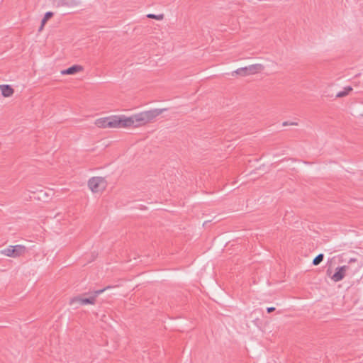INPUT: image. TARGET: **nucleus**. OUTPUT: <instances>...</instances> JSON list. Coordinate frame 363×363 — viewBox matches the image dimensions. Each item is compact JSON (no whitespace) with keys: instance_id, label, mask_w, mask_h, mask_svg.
I'll return each mask as SVG.
<instances>
[{"instance_id":"obj_1","label":"nucleus","mask_w":363,"mask_h":363,"mask_svg":"<svg viewBox=\"0 0 363 363\" xmlns=\"http://www.w3.org/2000/svg\"><path fill=\"white\" fill-rule=\"evenodd\" d=\"M160 113L159 110L154 109L141 111L131 116L123 114L124 128L145 125L154 121Z\"/></svg>"},{"instance_id":"obj_2","label":"nucleus","mask_w":363,"mask_h":363,"mask_svg":"<svg viewBox=\"0 0 363 363\" xmlns=\"http://www.w3.org/2000/svg\"><path fill=\"white\" fill-rule=\"evenodd\" d=\"M123 114H111L96 118L94 125L99 128H124Z\"/></svg>"},{"instance_id":"obj_3","label":"nucleus","mask_w":363,"mask_h":363,"mask_svg":"<svg viewBox=\"0 0 363 363\" xmlns=\"http://www.w3.org/2000/svg\"><path fill=\"white\" fill-rule=\"evenodd\" d=\"M88 189L95 195H101L108 187V181L106 177L94 176L87 181Z\"/></svg>"},{"instance_id":"obj_4","label":"nucleus","mask_w":363,"mask_h":363,"mask_svg":"<svg viewBox=\"0 0 363 363\" xmlns=\"http://www.w3.org/2000/svg\"><path fill=\"white\" fill-rule=\"evenodd\" d=\"M26 252V248L23 245H9L0 251L1 255L16 258L23 255Z\"/></svg>"},{"instance_id":"obj_5","label":"nucleus","mask_w":363,"mask_h":363,"mask_svg":"<svg viewBox=\"0 0 363 363\" xmlns=\"http://www.w3.org/2000/svg\"><path fill=\"white\" fill-rule=\"evenodd\" d=\"M102 291L96 292L95 296H91L89 297L86 296H76L74 297L70 303L72 305H94L95 303L96 296Z\"/></svg>"},{"instance_id":"obj_6","label":"nucleus","mask_w":363,"mask_h":363,"mask_svg":"<svg viewBox=\"0 0 363 363\" xmlns=\"http://www.w3.org/2000/svg\"><path fill=\"white\" fill-rule=\"evenodd\" d=\"M347 269V266L335 268L334 273L330 276L331 279L335 282L341 281L345 277Z\"/></svg>"},{"instance_id":"obj_7","label":"nucleus","mask_w":363,"mask_h":363,"mask_svg":"<svg viewBox=\"0 0 363 363\" xmlns=\"http://www.w3.org/2000/svg\"><path fill=\"white\" fill-rule=\"evenodd\" d=\"M84 71L83 66L80 65H72L65 69L60 72L62 75H75L79 74Z\"/></svg>"},{"instance_id":"obj_8","label":"nucleus","mask_w":363,"mask_h":363,"mask_svg":"<svg viewBox=\"0 0 363 363\" xmlns=\"http://www.w3.org/2000/svg\"><path fill=\"white\" fill-rule=\"evenodd\" d=\"M0 92L3 97L11 98L15 93V89L10 84H0Z\"/></svg>"},{"instance_id":"obj_9","label":"nucleus","mask_w":363,"mask_h":363,"mask_svg":"<svg viewBox=\"0 0 363 363\" xmlns=\"http://www.w3.org/2000/svg\"><path fill=\"white\" fill-rule=\"evenodd\" d=\"M53 16V13L52 12H47L43 18L42 19V21H41V26H40V28L43 29L44 26L45 25V23L48 22V21L49 19H50Z\"/></svg>"},{"instance_id":"obj_10","label":"nucleus","mask_w":363,"mask_h":363,"mask_svg":"<svg viewBox=\"0 0 363 363\" xmlns=\"http://www.w3.org/2000/svg\"><path fill=\"white\" fill-rule=\"evenodd\" d=\"M323 255L320 254L314 258V259L313 260V264L315 266L318 265L323 261Z\"/></svg>"},{"instance_id":"obj_11","label":"nucleus","mask_w":363,"mask_h":363,"mask_svg":"<svg viewBox=\"0 0 363 363\" xmlns=\"http://www.w3.org/2000/svg\"><path fill=\"white\" fill-rule=\"evenodd\" d=\"M252 68H254V69H257V70H259V69H262V66H261V65H253V66H252V67H250V69H252Z\"/></svg>"},{"instance_id":"obj_12","label":"nucleus","mask_w":363,"mask_h":363,"mask_svg":"<svg viewBox=\"0 0 363 363\" xmlns=\"http://www.w3.org/2000/svg\"><path fill=\"white\" fill-rule=\"evenodd\" d=\"M283 125H298V123H295V122H291V123H283Z\"/></svg>"},{"instance_id":"obj_13","label":"nucleus","mask_w":363,"mask_h":363,"mask_svg":"<svg viewBox=\"0 0 363 363\" xmlns=\"http://www.w3.org/2000/svg\"><path fill=\"white\" fill-rule=\"evenodd\" d=\"M274 310H275V308L274 307H270V308H267L268 313H271V312L274 311Z\"/></svg>"},{"instance_id":"obj_14","label":"nucleus","mask_w":363,"mask_h":363,"mask_svg":"<svg viewBox=\"0 0 363 363\" xmlns=\"http://www.w3.org/2000/svg\"><path fill=\"white\" fill-rule=\"evenodd\" d=\"M361 115L363 116V108H362Z\"/></svg>"}]
</instances>
